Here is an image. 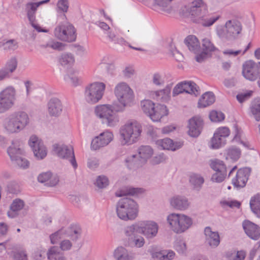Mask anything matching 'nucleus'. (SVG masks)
<instances>
[{
    "instance_id": "f257e3e1",
    "label": "nucleus",
    "mask_w": 260,
    "mask_h": 260,
    "mask_svg": "<svg viewBox=\"0 0 260 260\" xmlns=\"http://www.w3.org/2000/svg\"><path fill=\"white\" fill-rule=\"evenodd\" d=\"M114 93L118 103L98 105L94 109L96 116L101 119L102 123L109 127L118 125L119 117L117 112H123L126 107L131 106L134 100L133 90L125 82H120L116 85Z\"/></svg>"
},
{
    "instance_id": "f03ea898",
    "label": "nucleus",
    "mask_w": 260,
    "mask_h": 260,
    "mask_svg": "<svg viewBox=\"0 0 260 260\" xmlns=\"http://www.w3.org/2000/svg\"><path fill=\"white\" fill-rule=\"evenodd\" d=\"M29 123L28 114L24 111H18L11 113L5 118L3 127L7 134H17L24 130Z\"/></svg>"
},
{
    "instance_id": "7ed1b4c3",
    "label": "nucleus",
    "mask_w": 260,
    "mask_h": 260,
    "mask_svg": "<svg viewBox=\"0 0 260 260\" xmlns=\"http://www.w3.org/2000/svg\"><path fill=\"white\" fill-rule=\"evenodd\" d=\"M243 29L242 22L236 18L227 20L224 25H218L215 32L218 37L223 41H233L241 34Z\"/></svg>"
},
{
    "instance_id": "20e7f679",
    "label": "nucleus",
    "mask_w": 260,
    "mask_h": 260,
    "mask_svg": "<svg viewBox=\"0 0 260 260\" xmlns=\"http://www.w3.org/2000/svg\"><path fill=\"white\" fill-rule=\"evenodd\" d=\"M142 133V126L137 121H129L120 129L121 143L129 145L136 143Z\"/></svg>"
},
{
    "instance_id": "39448f33",
    "label": "nucleus",
    "mask_w": 260,
    "mask_h": 260,
    "mask_svg": "<svg viewBox=\"0 0 260 260\" xmlns=\"http://www.w3.org/2000/svg\"><path fill=\"white\" fill-rule=\"evenodd\" d=\"M167 223L170 229L176 234H182L192 225V218L184 214L172 213L167 217Z\"/></svg>"
},
{
    "instance_id": "423d86ee",
    "label": "nucleus",
    "mask_w": 260,
    "mask_h": 260,
    "mask_svg": "<svg viewBox=\"0 0 260 260\" xmlns=\"http://www.w3.org/2000/svg\"><path fill=\"white\" fill-rule=\"evenodd\" d=\"M116 212L118 217L122 220H133L138 215L137 204L130 198H122L117 204Z\"/></svg>"
},
{
    "instance_id": "0eeeda50",
    "label": "nucleus",
    "mask_w": 260,
    "mask_h": 260,
    "mask_svg": "<svg viewBox=\"0 0 260 260\" xmlns=\"http://www.w3.org/2000/svg\"><path fill=\"white\" fill-rule=\"evenodd\" d=\"M106 85L103 82L92 83L85 88L84 99L89 104H94L100 101L104 94Z\"/></svg>"
},
{
    "instance_id": "6e6552de",
    "label": "nucleus",
    "mask_w": 260,
    "mask_h": 260,
    "mask_svg": "<svg viewBox=\"0 0 260 260\" xmlns=\"http://www.w3.org/2000/svg\"><path fill=\"white\" fill-rule=\"evenodd\" d=\"M81 229L79 228L72 226L67 228H62L50 236L51 243H57L59 240L70 237L72 240L76 241L81 235Z\"/></svg>"
},
{
    "instance_id": "1a4fd4ad",
    "label": "nucleus",
    "mask_w": 260,
    "mask_h": 260,
    "mask_svg": "<svg viewBox=\"0 0 260 260\" xmlns=\"http://www.w3.org/2000/svg\"><path fill=\"white\" fill-rule=\"evenodd\" d=\"M16 90L13 86H8L0 92V113L10 109L14 105Z\"/></svg>"
},
{
    "instance_id": "9d476101",
    "label": "nucleus",
    "mask_w": 260,
    "mask_h": 260,
    "mask_svg": "<svg viewBox=\"0 0 260 260\" xmlns=\"http://www.w3.org/2000/svg\"><path fill=\"white\" fill-rule=\"evenodd\" d=\"M54 35L58 39L69 42L75 41L76 39L74 27L68 23L56 26L54 29Z\"/></svg>"
},
{
    "instance_id": "9b49d317",
    "label": "nucleus",
    "mask_w": 260,
    "mask_h": 260,
    "mask_svg": "<svg viewBox=\"0 0 260 260\" xmlns=\"http://www.w3.org/2000/svg\"><path fill=\"white\" fill-rule=\"evenodd\" d=\"M54 151L57 155L62 158L69 159L74 168H77V163L75 159L73 148L71 146L63 144H55L53 145Z\"/></svg>"
},
{
    "instance_id": "f8f14e48",
    "label": "nucleus",
    "mask_w": 260,
    "mask_h": 260,
    "mask_svg": "<svg viewBox=\"0 0 260 260\" xmlns=\"http://www.w3.org/2000/svg\"><path fill=\"white\" fill-rule=\"evenodd\" d=\"M242 75L247 80L254 81L260 77V62L245 61L242 66Z\"/></svg>"
},
{
    "instance_id": "ddd939ff",
    "label": "nucleus",
    "mask_w": 260,
    "mask_h": 260,
    "mask_svg": "<svg viewBox=\"0 0 260 260\" xmlns=\"http://www.w3.org/2000/svg\"><path fill=\"white\" fill-rule=\"evenodd\" d=\"M8 153L12 161H14L19 168L26 169L29 166L28 161L25 158L19 156L22 154L23 150L17 146L15 145L14 142L8 149Z\"/></svg>"
},
{
    "instance_id": "4468645a",
    "label": "nucleus",
    "mask_w": 260,
    "mask_h": 260,
    "mask_svg": "<svg viewBox=\"0 0 260 260\" xmlns=\"http://www.w3.org/2000/svg\"><path fill=\"white\" fill-rule=\"evenodd\" d=\"M188 13L195 21L207 12L208 7L203 0H193L187 9Z\"/></svg>"
},
{
    "instance_id": "2eb2a0df",
    "label": "nucleus",
    "mask_w": 260,
    "mask_h": 260,
    "mask_svg": "<svg viewBox=\"0 0 260 260\" xmlns=\"http://www.w3.org/2000/svg\"><path fill=\"white\" fill-rule=\"evenodd\" d=\"M28 143L34 152V155L38 159H43L46 156V148L43 142L36 136H31L29 138Z\"/></svg>"
},
{
    "instance_id": "dca6fc26",
    "label": "nucleus",
    "mask_w": 260,
    "mask_h": 260,
    "mask_svg": "<svg viewBox=\"0 0 260 260\" xmlns=\"http://www.w3.org/2000/svg\"><path fill=\"white\" fill-rule=\"evenodd\" d=\"M113 139V134L111 132L106 131L95 137L91 144V148L97 150L108 145Z\"/></svg>"
},
{
    "instance_id": "f3484780",
    "label": "nucleus",
    "mask_w": 260,
    "mask_h": 260,
    "mask_svg": "<svg viewBox=\"0 0 260 260\" xmlns=\"http://www.w3.org/2000/svg\"><path fill=\"white\" fill-rule=\"evenodd\" d=\"M210 166L216 172L212 176V180L218 183L222 182L226 175V168L223 161L216 160L212 161Z\"/></svg>"
},
{
    "instance_id": "a211bd4d",
    "label": "nucleus",
    "mask_w": 260,
    "mask_h": 260,
    "mask_svg": "<svg viewBox=\"0 0 260 260\" xmlns=\"http://www.w3.org/2000/svg\"><path fill=\"white\" fill-rule=\"evenodd\" d=\"M141 230L142 233L147 239H151L156 236L158 225L152 220L144 221L141 223Z\"/></svg>"
},
{
    "instance_id": "6ab92c4d",
    "label": "nucleus",
    "mask_w": 260,
    "mask_h": 260,
    "mask_svg": "<svg viewBox=\"0 0 260 260\" xmlns=\"http://www.w3.org/2000/svg\"><path fill=\"white\" fill-rule=\"evenodd\" d=\"M251 172L250 168L246 167L239 169L236 176L232 179V183L235 187H243L246 185Z\"/></svg>"
},
{
    "instance_id": "aec40b11",
    "label": "nucleus",
    "mask_w": 260,
    "mask_h": 260,
    "mask_svg": "<svg viewBox=\"0 0 260 260\" xmlns=\"http://www.w3.org/2000/svg\"><path fill=\"white\" fill-rule=\"evenodd\" d=\"M203 126V119L199 116L193 117L188 121V135L192 137H198L201 133Z\"/></svg>"
},
{
    "instance_id": "412c9836",
    "label": "nucleus",
    "mask_w": 260,
    "mask_h": 260,
    "mask_svg": "<svg viewBox=\"0 0 260 260\" xmlns=\"http://www.w3.org/2000/svg\"><path fill=\"white\" fill-rule=\"evenodd\" d=\"M243 229L250 239L257 240L260 238V227L254 223L245 220L242 223Z\"/></svg>"
},
{
    "instance_id": "4be33fe9",
    "label": "nucleus",
    "mask_w": 260,
    "mask_h": 260,
    "mask_svg": "<svg viewBox=\"0 0 260 260\" xmlns=\"http://www.w3.org/2000/svg\"><path fill=\"white\" fill-rule=\"evenodd\" d=\"M172 88V84H168L162 89L152 91L151 96L156 101L167 102L170 99Z\"/></svg>"
},
{
    "instance_id": "5701e85b",
    "label": "nucleus",
    "mask_w": 260,
    "mask_h": 260,
    "mask_svg": "<svg viewBox=\"0 0 260 260\" xmlns=\"http://www.w3.org/2000/svg\"><path fill=\"white\" fill-rule=\"evenodd\" d=\"M156 144L158 148L160 149L175 151L180 148L183 146V143L181 142L174 143L171 139L165 138L157 140Z\"/></svg>"
},
{
    "instance_id": "b1692460",
    "label": "nucleus",
    "mask_w": 260,
    "mask_h": 260,
    "mask_svg": "<svg viewBox=\"0 0 260 260\" xmlns=\"http://www.w3.org/2000/svg\"><path fill=\"white\" fill-rule=\"evenodd\" d=\"M206 243L211 247L215 248L220 243L219 235L217 232H213L210 227H206L204 230Z\"/></svg>"
},
{
    "instance_id": "393cba45",
    "label": "nucleus",
    "mask_w": 260,
    "mask_h": 260,
    "mask_svg": "<svg viewBox=\"0 0 260 260\" xmlns=\"http://www.w3.org/2000/svg\"><path fill=\"white\" fill-rule=\"evenodd\" d=\"M171 206L176 210L184 211L189 206V203L187 198L184 197L177 196L170 200Z\"/></svg>"
},
{
    "instance_id": "a878e982",
    "label": "nucleus",
    "mask_w": 260,
    "mask_h": 260,
    "mask_svg": "<svg viewBox=\"0 0 260 260\" xmlns=\"http://www.w3.org/2000/svg\"><path fill=\"white\" fill-rule=\"evenodd\" d=\"M62 105L57 98H52L48 103V111L50 115L58 116L62 112Z\"/></svg>"
},
{
    "instance_id": "bb28decb",
    "label": "nucleus",
    "mask_w": 260,
    "mask_h": 260,
    "mask_svg": "<svg viewBox=\"0 0 260 260\" xmlns=\"http://www.w3.org/2000/svg\"><path fill=\"white\" fill-rule=\"evenodd\" d=\"M39 182L45 183L49 186H54L59 182V177L57 175H52L51 172H47L40 174L38 177Z\"/></svg>"
},
{
    "instance_id": "cd10ccee",
    "label": "nucleus",
    "mask_w": 260,
    "mask_h": 260,
    "mask_svg": "<svg viewBox=\"0 0 260 260\" xmlns=\"http://www.w3.org/2000/svg\"><path fill=\"white\" fill-rule=\"evenodd\" d=\"M153 111L151 113L150 118L153 121H158L160 119L168 114L167 107L164 105L157 104L154 106Z\"/></svg>"
},
{
    "instance_id": "c85d7f7f",
    "label": "nucleus",
    "mask_w": 260,
    "mask_h": 260,
    "mask_svg": "<svg viewBox=\"0 0 260 260\" xmlns=\"http://www.w3.org/2000/svg\"><path fill=\"white\" fill-rule=\"evenodd\" d=\"M205 14H202L197 20V22L204 27L212 26L220 18L219 15H215L212 13L207 15Z\"/></svg>"
},
{
    "instance_id": "c756f323",
    "label": "nucleus",
    "mask_w": 260,
    "mask_h": 260,
    "mask_svg": "<svg viewBox=\"0 0 260 260\" xmlns=\"http://www.w3.org/2000/svg\"><path fill=\"white\" fill-rule=\"evenodd\" d=\"M184 42L190 51L194 54H197L200 52V44L198 38L195 36L190 35L188 36L185 39Z\"/></svg>"
},
{
    "instance_id": "7c9ffc66",
    "label": "nucleus",
    "mask_w": 260,
    "mask_h": 260,
    "mask_svg": "<svg viewBox=\"0 0 260 260\" xmlns=\"http://www.w3.org/2000/svg\"><path fill=\"white\" fill-rule=\"evenodd\" d=\"M24 206V203L23 200L19 199L14 200L10 205V210L7 213L8 216L12 218L16 217L18 211L22 209Z\"/></svg>"
},
{
    "instance_id": "2f4dec72",
    "label": "nucleus",
    "mask_w": 260,
    "mask_h": 260,
    "mask_svg": "<svg viewBox=\"0 0 260 260\" xmlns=\"http://www.w3.org/2000/svg\"><path fill=\"white\" fill-rule=\"evenodd\" d=\"M139 157L145 164L153 154V150L149 146H141L138 150Z\"/></svg>"
},
{
    "instance_id": "473e14b6",
    "label": "nucleus",
    "mask_w": 260,
    "mask_h": 260,
    "mask_svg": "<svg viewBox=\"0 0 260 260\" xmlns=\"http://www.w3.org/2000/svg\"><path fill=\"white\" fill-rule=\"evenodd\" d=\"M215 99L212 92L208 91L203 94L198 102V107L205 108L212 105L215 102Z\"/></svg>"
},
{
    "instance_id": "72a5a7b5",
    "label": "nucleus",
    "mask_w": 260,
    "mask_h": 260,
    "mask_svg": "<svg viewBox=\"0 0 260 260\" xmlns=\"http://www.w3.org/2000/svg\"><path fill=\"white\" fill-rule=\"evenodd\" d=\"M250 206L252 211L260 218V193L252 197L250 201Z\"/></svg>"
},
{
    "instance_id": "f704fd0d",
    "label": "nucleus",
    "mask_w": 260,
    "mask_h": 260,
    "mask_svg": "<svg viewBox=\"0 0 260 260\" xmlns=\"http://www.w3.org/2000/svg\"><path fill=\"white\" fill-rule=\"evenodd\" d=\"M114 256L116 260H132V257L128 254V251L123 247H117L114 252Z\"/></svg>"
},
{
    "instance_id": "c9c22d12",
    "label": "nucleus",
    "mask_w": 260,
    "mask_h": 260,
    "mask_svg": "<svg viewBox=\"0 0 260 260\" xmlns=\"http://www.w3.org/2000/svg\"><path fill=\"white\" fill-rule=\"evenodd\" d=\"M47 257L50 260H66L63 254L56 246H52L47 252Z\"/></svg>"
},
{
    "instance_id": "e433bc0d",
    "label": "nucleus",
    "mask_w": 260,
    "mask_h": 260,
    "mask_svg": "<svg viewBox=\"0 0 260 260\" xmlns=\"http://www.w3.org/2000/svg\"><path fill=\"white\" fill-rule=\"evenodd\" d=\"M145 243L144 238L139 235L131 238L128 242H125V246L131 247L141 248L142 247Z\"/></svg>"
},
{
    "instance_id": "4c0bfd02",
    "label": "nucleus",
    "mask_w": 260,
    "mask_h": 260,
    "mask_svg": "<svg viewBox=\"0 0 260 260\" xmlns=\"http://www.w3.org/2000/svg\"><path fill=\"white\" fill-rule=\"evenodd\" d=\"M250 112L256 121H260V98L254 99L250 107Z\"/></svg>"
},
{
    "instance_id": "58836bf2",
    "label": "nucleus",
    "mask_w": 260,
    "mask_h": 260,
    "mask_svg": "<svg viewBox=\"0 0 260 260\" xmlns=\"http://www.w3.org/2000/svg\"><path fill=\"white\" fill-rule=\"evenodd\" d=\"M141 188L123 187L115 193L116 197H120L126 195H135L140 192Z\"/></svg>"
},
{
    "instance_id": "ea45409f",
    "label": "nucleus",
    "mask_w": 260,
    "mask_h": 260,
    "mask_svg": "<svg viewBox=\"0 0 260 260\" xmlns=\"http://www.w3.org/2000/svg\"><path fill=\"white\" fill-rule=\"evenodd\" d=\"M64 80L66 82L74 86L79 85L81 80L76 72H70L64 77Z\"/></svg>"
},
{
    "instance_id": "a19ab883",
    "label": "nucleus",
    "mask_w": 260,
    "mask_h": 260,
    "mask_svg": "<svg viewBox=\"0 0 260 260\" xmlns=\"http://www.w3.org/2000/svg\"><path fill=\"white\" fill-rule=\"evenodd\" d=\"M59 61L61 65L64 67L72 66L75 62V57L70 53H64L60 56Z\"/></svg>"
},
{
    "instance_id": "79ce46f5",
    "label": "nucleus",
    "mask_w": 260,
    "mask_h": 260,
    "mask_svg": "<svg viewBox=\"0 0 260 260\" xmlns=\"http://www.w3.org/2000/svg\"><path fill=\"white\" fill-rule=\"evenodd\" d=\"M183 83L184 88L186 89L185 92L194 94L196 96L199 94V87L194 82L192 81H184Z\"/></svg>"
},
{
    "instance_id": "37998d69",
    "label": "nucleus",
    "mask_w": 260,
    "mask_h": 260,
    "mask_svg": "<svg viewBox=\"0 0 260 260\" xmlns=\"http://www.w3.org/2000/svg\"><path fill=\"white\" fill-rule=\"evenodd\" d=\"M138 226L135 224H132L126 226L124 229V233L126 237L125 242H128L138 235Z\"/></svg>"
},
{
    "instance_id": "c03bdc74",
    "label": "nucleus",
    "mask_w": 260,
    "mask_h": 260,
    "mask_svg": "<svg viewBox=\"0 0 260 260\" xmlns=\"http://www.w3.org/2000/svg\"><path fill=\"white\" fill-rule=\"evenodd\" d=\"M226 140L214 133L210 141V147L213 149H218L224 146Z\"/></svg>"
},
{
    "instance_id": "a18cd8bd",
    "label": "nucleus",
    "mask_w": 260,
    "mask_h": 260,
    "mask_svg": "<svg viewBox=\"0 0 260 260\" xmlns=\"http://www.w3.org/2000/svg\"><path fill=\"white\" fill-rule=\"evenodd\" d=\"M127 167L132 169L141 166L143 163L140 159H138L136 155H132L125 159Z\"/></svg>"
},
{
    "instance_id": "49530a36",
    "label": "nucleus",
    "mask_w": 260,
    "mask_h": 260,
    "mask_svg": "<svg viewBox=\"0 0 260 260\" xmlns=\"http://www.w3.org/2000/svg\"><path fill=\"white\" fill-rule=\"evenodd\" d=\"M155 106V104L150 100H143L141 102V107L143 111L148 116L150 117L151 113L153 111V109Z\"/></svg>"
},
{
    "instance_id": "de8ad7c7",
    "label": "nucleus",
    "mask_w": 260,
    "mask_h": 260,
    "mask_svg": "<svg viewBox=\"0 0 260 260\" xmlns=\"http://www.w3.org/2000/svg\"><path fill=\"white\" fill-rule=\"evenodd\" d=\"M241 151L237 147L232 146L228 149L227 151V158L229 157L233 161H237L240 157Z\"/></svg>"
},
{
    "instance_id": "09e8293b",
    "label": "nucleus",
    "mask_w": 260,
    "mask_h": 260,
    "mask_svg": "<svg viewBox=\"0 0 260 260\" xmlns=\"http://www.w3.org/2000/svg\"><path fill=\"white\" fill-rule=\"evenodd\" d=\"M0 47L6 51L14 50L17 48V43L14 39L4 41L0 42Z\"/></svg>"
},
{
    "instance_id": "8fccbe9b",
    "label": "nucleus",
    "mask_w": 260,
    "mask_h": 260,
    "mask_svg": "<svg viewBox=\"0 0 260 260\" xmlns=\"http://www.w3.org/2000/svg\"><path fill=\"white\" fill-rule=\"evenodd\" d=\"M27 17L31 26L39 32H47L46 30L41 29L39 25L35 23L36 12H25Z\"/></svg>"
},
{
    "instance_id": "3c124183",
    "label": "nucleus",
    "mask_w": 260,
    "mask_h": 260,
    "mask_svg": "<svg viewBox=\"0 0 260 260\" xmlns=\"http://www.w3.org/2000/svg\"><path fill=\"white\" fill-rule=\"evenodd\" d=\"M17 66V61L14 58L10 59L6 63L5 67L3 68V70L8 73V75H10L16 69Z\"/></svg>"
},
{
    "instance_id": "603ef678",
    "label": "nucleus",
    "mask_w": 260,
    "mask_h": 260,
    "mask_svg": "<svg viewBox=\"0 0 260 260\" xmlns=\"http://www.w3.org/2000/svg\"><path fill=\"white\" fill-rule=\"evenodd\" d=\"M151 81L153 84L157 87L163 86L165 84L162 75L158 73H155L152 75Z\"/></svg>"
},
{
    "instance_id": "864d4df0",
    "label": "nucleus",
    "mask_w": 260,
    "mask_h": 260,
    "mask_svg": "<svg viewBox=\"0 0 260 260\" xmlns=\"http://www.w3.org/2000/svg\"><path fill=\"white\" fill-rule=\"evenodd\" d=\"M209 118L213 122H220L224 119L225 117L222 112L213 110L210 113Z\"/></svg>"
},
{
    "instance_id": "5fc2aeb1",
    "label": "nucleus",
    "mask_w": 260,
    "mask_h": 260,
    "mask_svg": "<svg viewBox=\"0 0 260 260\" xmlns=\"http://www.w3.org/2000/svg\"><path fill=\"white\" fill-rule=\"evenodd\" d=\"M202 46L203 51L209 53L210 52L214 51L216 48L211 41L207 38L204 39L202 41Z\"/></svg>"
},
{
    "instance_id": "6e6d98bb",
    "label": "nucleus",
    "mask_w": 260,
    "mask_h": 260,
    "mask_svg": "<svg viewBox=\"0 0 260 260\" xmlns=\"http://www.w3.org/2000/svg\"><path fill=\"white\" fill-rule=\"evenodd\" d=\"M204 179L199 175H193L190 177V182L194 188H199L204 183Z\"/></svg>"
},
{
    "instance_id": "4d7b16f0",
    "label": "nucleus",
    "mask_w": 260,
    "mask_h": 260,
    "mask_svg": "<svg viewBox=\"0 0 260 260\" xmlns=\"http://www.w3.org/2000/svg\"><path fill=\"white\" fill-rule=\"evenodd\" d=\"M176 250L180 254H184L186 251V245L183 240H177L174 244Z\"/></svg>"
},
{
    "instance_id": "13d9d810",
    "label": "nucleus",
    "mask_w": 260,
    "mask_h": 260,
    "mask_svg": "<svg viewBox=\"0 0 260 260\" xmlns=\"http://www.w3.org/2000/svg\"><path fill=\"white\" fill-rule=\"evenodd\" d=\"M69 3L68 0H59L56 5L58 12L66 13L68 11Z\"/></svg>"
},
{
    "instance_id": "bf43d9fd",
    "label": "nucleus",
    "mask_w": 260,
    "mask_h": 260,
    "mask_svg": "<svg viewBox=\"0 0 260 260\" xmlns=\"http://www.w3.org/2000/svg\"><path fill=\"white\" fill-rule=\"evenodd\" d=\"M218 136L222 137L224 140L229 137L230 134V131L227 127H220L217 128L214 133Z\"/></svg>"
},
{
    "instance_id": "052dcab7",
    "label": "nucleus",
    "mask_w": 260,
    "mask_h": 260,
    "mask_svg": "<svg viewBox=\"0 0 260 260\" xmlns=\"http://www.w3.org/2000/svg\"><path fill=\"white\" fill-rule=\"evenodd\" d=\"M108 179L104 176H100L96 179V185L99 188H105L108 185Z\"/></svg>"
},
{
    "instance_id": "680f3d73",
    "label": "nucleus",
    "mask_w": 260,
    "mask_h": 260,
    "mask_svg": "<svg viewBox=\"0 0 260 260\" xmlns=\"http://www.w3.org/2000/svg\"><path fill=\"white\" fill-rule=\"evenodd\" d=\"M46 46L58 50H61L64 47V45L62 43L53 41L48 42Z\"/></svg>"
},
{
    "instance_id": "e2e57ef3",
    "label": "nucleus",
    "mask_w": 260,
    "mask_h": 260,
    "mask_svg": "<svg viewBox=\"0 0 260 260\" xmlns=\"http://www.w3.org/2000/svg\"><path fill=\"white\" fill-rule=\"evenodd\" d=\"M183 82L178 83L177 85L175 86L173 89L172 95L173 96H175L180 93L185 92V90H186L184 88L183 86Z\"/></svg>"
},
{
    "instance_id": "0e129e2a",
    "label": "nucleus",
    "mask_w": 260,
    "mask_h": 260,
    "mask_svg": "<svg viewBox=\"0 0 260 260\" xmlns=\"http://www.w3.org/2000/svg\"><path fill=\"white\" fill-rule=\"evenodd\" d=\"M40 6L37 2H28L25 4V12H37L38 8Z\"/></svg>"
},
{
    "instance_id": "69168bd1",
    "label": "nucleus",
    "mask_w": 260,
    "mask_h": 260,
    "mask_svg": "<svg viewBox=\"0 0 260 260\" xmlns=\"http://www.w3.org/2000/svg\"><path fill=\"white\" fill-rule=\"evenodd\" d=\"M109 40L114 44H119L121 45H126L128 44V42L125 41L124 38L117 36L116 34Z\"/></svg>"
},
{
    "instance_id": "338daca9",
    "label": "nucleus",
    "mask_w": 260,
    "mask_h": 260,
    "mask_svg": "<svg viewBox=\"0 0 260 260\" xmlns=\"http://www.w3.org/2000/svg\"><path fill=\"white\" fill-rule=\"evenodd\" d=\"M13 257L15 260H27L26 251L22 250L13 253Z\"/></svg>"
},
{
    "instance_id": "774afa93",
    "label": "nucleus",
    "mask_w": 260,
    "mask_h": 260,
    "mask_svg": "<svg viewBox=\"0 0 260 260\" xmlns=\"http://www.w3.org/2000/svg\"><path fill=\"white\" fill-rule=\"evenodd\" d=\"M166 159V157L163 153L156 155L152 158L151 162L152 165H157L164 162Z\"/></svg>"
}]
</instances>
